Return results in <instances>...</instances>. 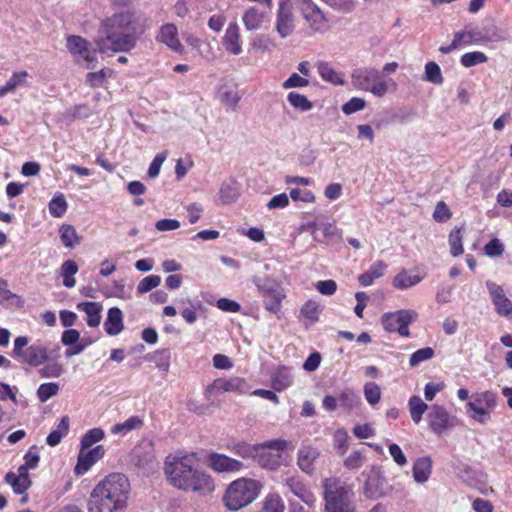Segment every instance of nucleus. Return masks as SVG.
I'll use <instances>...</instances> for the list:
<instances>
[{
	"label": "nucleus",
	"mask_w": 512,
	"mask_h": 512,
	"mask_svg": "<svg viewBox=\"0 0 512 512\" xmlns=\"http://www.w3.org/2000/svg\"><path fill=\"white\" fill-rule=\"evenodd\" d=\"M102 33L95 40L100 53L130 51L137 41L134 15L128 11L114 14L103 21Z\"/></svg>",
	"instance_id": "1"
},
{
	"label": "nucleus",
	"mask_w": 512,
	"mask_h": 512,
	"mask_svg": "<svg viewBox=\"0 0 512 512\" xmlns=\"http://www.w3.org/2000/svg\"><path fill=\"white\" fill-rule=\"evenodd\" d=\"M130 482L122 473H111L90 494L89 512H123L127 507Z\"/></svg>",
	"instance_id": "2"
},
{
	"label": "nucleus",
	"mask_w": 512,
	"mask_h": 512,
	"mask_svg": "<svg viewBox=\"0 0 512 512\" xmlns=\"http://www.w3.org/2000/svg\"><path fill=\"white\" fill-rule=\"evenodd\" d=\"M27 336H18L14 339L11 356L18 362L31 367H38L49 359L59 358V344L35 342L29 345Z\"/></svg>",
	"instance_id": "3"
},
{
	"label": "nucleus",
	"mask_w": 512,
	"mask_h": 512,
	"mask_svg": "<svg viewBox=\"0 0 512 512\" xmlns=\"http://www.w3.org/2000/svg\"><path fill=\"white\" fill-rule=\"evenodd\" d=\"M262 484L250 478H240L231 482L223 496L225 507L237 511L251 504L260 494Z\"/></svg>",
	"instance_id": "4"
},
{
	"label": "nucleus",
	"mask_w": 512,
	"mask_h": 512,
	"mask_svg": "<svg viewBox=\"0 0 512 512\" xmlns=\"http://www.w3.org/2000/svg\"><path fill=\"white\" fill-rule=\"evenodd\" d=\"M324 499L326 512H357L355 494L351 485L335 479L324 481Z\"/></svg>",
	"instance_id": "5"
},
{
	"label": "nucleus",
	"mask_w": 512,
	"mask_h": 512,
	"mask_svg": "<svg viewBox=\"0 0 512 512\" xmlns=\"http://www.w3.org/2000/svg\"><path fill=\"white\" fill-rule=\"evenodd\" d=\"M164 473L171 485L188 490L192 487V457L182 452L169 454L164 461Z\"/></svg>",
	"instance_id": "6"
},
{
	"label": "nucleus",
	"mask_w": 512,
	"mask_h": 512,
	"mask_svg": "<svg viewBox=\"0 0 512 512\" xmlns=\"http://www.w3.org/2000/svg\"><path fill=\"white\" fill-rule=\"evenodd\" d=\"M351 83L354 88L372 93L381 98L388 92V84L382 80L381 72L374 67H359L351 74Z\"/></svg>",
	"instance_id": "7"
},
{
	"label": "nucleus",
	"mask_w": 512,
	"mask_h": 512,
	"mask_svg": "<svg viewBox=\"0 0 512 512\" xmlns=\"http://www.w3.org/2000/svg\"><path fill=\"white\" fill-rule=\"evenodd\" d=\"M497 394L487 390L472 395V401L466 404V413L475 421L485 424L491 416V412L497 406Z\"/></svg>",
	"instance_id": "8"
},
{
	"label": "nucleus",
	"mask_w": 512,
	"mask_h": 512,
	"mask_svg": "<svg viewBox=\"0 0 512 512\" xmlns=\"http://www.w3.org/2000/svg\"><path fill=\"white\" fill-rule=\"evenodd\" d=\"M130 457L131 463L144 474L152 473L159 466L154 442L148 439L141 440L131 451Z\"/></svg>",
	"instance_id": "9"
},
{
	"label": "nucleus",
	"mask_w": 512,
	"mask_h": 512,
	"mask_svg": "<svg viewBox=\"0 0 512 512\" xmlns=\"http://www.w3.org/2000/svg\"><path fill=\"white\" fill-rule=\"evenodd\" d=\"M418 313L411 309H401L395 312H388L382 315L381 323L388 332H397L402 337H409V325L415 322Z\"/></svg>",
	"instance_id": "10"
},
{
	"label": "nucleus",
	"mask_w": 512,
	"mask_h": 512,
	"mask_svg": "<svg viewBox=\"0 0 512 512\" xmlns=\"http://www.w3.org/2000/svg\"><path fill=\"white\" fill-rule=\"evenodd\" d=\"M288 448V442L283 439H272L260 443V449L258 450L254 461L257 462L261 467L276 470L280 466L281 456L274 454L269 450L284 451Z\"/></svg>",
	"instance_id": "11"
},
{
	"label": "nucleus",
	"mask_w": 512,
	"mask_h": 512,
	"mask_svg": "<svg viewBox=\"0 0 512 512\" xmlns=\"http://www.w3.org/2000/svg\"><path fill=\"white\" fill-rule=\"evenodd\" d=\"M66 47L73 56L75 62H85L86 68H91L90 64L96 61V49L81 36H68Z\"/></svg>",
	"instance_id": "12"
},
{
	"label": "nucleus",
	"mask_w": 512,
	"mask_h": 512,
	"mask_svg": "<svg viewBox=\"0 0 512 512\" xmlns=\"http://www.w3.org/2000/svg\"><path fill=\"white\" fill-rule=\"evenodd\" d=\"M293 1L296 8L301 12L303 18L314 31H321L326 28L327 19L322 10L313 2V0Z\"/></svg>",
	"instance_id": "13"
},
{
	"label": "nucleus",
	"mask_w": 512,
	"mask_h": 512,
	"mask_svg": "<svg viewBox=\"0 0 512 512\" xmlns=\"http://www.w3.org/2000/svg\"><path fill=\"white\" fill-rule=\"evenodd\" d=\"M289 2L290 0H279L276 14L275 30L283 39L290 36L295 29V18Z\"/></svg>",
	"instance_id": "14"
},
{
	"label": "nucleus",
	"mask_w": 512,
	"mask_h": 512,
	"mask_svg": "<svg viewBox=\"0 0 512 512\" xmlns=\"http://www.w3.org/2000/svg\"><path fill=\"white\" fill-rule=\"evenodd\" d=\"M427 419L430 429L437 435H441L454 426V418L443 406L438 404L430 406Z\"/></svg>",
	"instance_id": "15"
},
{
	"label": "nucleus",
	"mask_w": 512,
	"mask_h": 512,
	"mask_svg": "<svg viewBox=\"0 0 512 512\" xmlns=\"http://www.w3.org/2000/svg\"><path fill=\"white\" fill-rule=\"evenodd\" d=\"M486 287L496 312L500 316L512 317V302L505 295L503 288L493 281H486Z\"/></svg>",
	"instance_id": "16"
},
{
	"label": "nucleus",
	"mask_w": 512,
	"mask_h": 512,
	"mask_svg": "<svg viewBox=\"0 0 512 512\" xmlns=\"http://www.w3.org/2000/svg\"><path fill=\"white\" fill-rule=\"evenodd\" d=\"M207 464L218 473H236L244 467L241 461L215 452L208 455Z\"/></svg>",
	"instance_id": "17"
},
{
	"label": "nucleus",
	"mask_w": 512,
	"mask_h": 512,
	"mask_svg": "<svg viewBox=\"0 0 512 512\" xmlns=\"http://www.w3.org/2000/svg\"><path fill=\"white\" fill-rule=\"evenodd\" d=\"M105 454V449L102 445H98L90 450L82 449L78 455V461L75 466V474H85L97 461H99Z\"/></svg>",
	"instance_id": "18"
},
{
	"label": "nucleus",
	"mask_w": 512,
	"mask_h": 512,
	"mask_svg": "<svg viewBox=\"0 0 512 512\" xmlns=\"http://www.w3.org/2000/svg\"><path fill=\"white\" fill-rule=\"evenodd\" d=\"M211 389L217 393L234 392L245 394L249 390V385L244 378L235 376L230 378H218L214 380Z\"/></svg>",
	"instance_id": "19"
},
{
	"label": "nucleus",
	"mask_w": 512,
	"mask_h": 512,
	"mask_svg": "<svg viewBox=\"0 0 512 512\" xmlns=\"http://www.w3.org/2000/svg\"><path fill=\"white\" fill-rule=\"evenodd\" d=\"M460 46H468L476 43L497 40L495 36H488L480 31L477 27L469 24L462 31L454 34Z\"/></svg>",
	"instance_id": "20"
},
{
	"label": "nucleus",
	"mask_w": 512,
	"mask_h": 512,
	"mask_svg": "<svg viewBox=\"0 0 512 512\" xmlns=\"http://www.w3.org/2000/svg\"><path fill=\"white\" fill-rule=\"evenodd\" d=\"M364 495L372 500H377L386 495L385 479L377 473L367 477L364 484Z\"/></svg>",
	"instance_id": "21"
},
{
	"label": "nucleus",
	"mask_w": 512,
	"mask_h": 512,
	"mask_svg": "<svg viewBox=\"0 0 512 512\" xmlns=\"http://www.w3.org/2000/svg\"><path fill=\"white\" fill-rule=\"evenodd\" d=\"M286 486L291 493L309 506L315 504L314 494L306 487L299 477L291 476L286 479Z\"/></svg>",
	"instance_id": "22"
},
{
	"label": "nucleus",
	"mask_w": 512,
	"mask_h": 512,
	"mask_svg": "<svg viewBox=\"0 0 512 512\" xmlns=\"http://www.w3.org/2000/svg\"><path fill=\"white\" fill-rule=\"evenodd\" d=\"M104 329L110 336H116L123 331V313L118 307H112L108 310L107 318L104 322Z\"/></svg>",
	"instance_id": "23"
},
{
	"label": "nucleus",
	"mask_w": 512,
	"mask_h": 512,
	"mask_svg": "<svg viewBox=\"0 0 512 512\" xmlns=\"http://www.w3.org/2000/svg\"><path fill=\"white\" fill-rule=\"evenodd\" d=\"M318 456L319 452L316 448L311 446H302L298 451L297 464L303 472L312 474L314 471V461Z\"/></svg>",
	"instance_id": "24"
},
{
	"label": "nucleus",
	"mask_w": 512,
	"mask_h": 512,
	"mask_svg": "<svg viewBox=\"0 0 512 512\" xmlns=\"http://www.w3.org/2000/svg\"><path fill=\"white\" fill-rule=\"evenodd\" d=\"M223 45L228 52L234 55L242 52L239 27L236 23H230L227 27L223 38Z\"/></svg>",
	"instance_id": "25"
},
{
	"label": "nucleus",
	"mask_w": 512,
	"mask_h": 512,
	"mask_svg": "<svg viewBox=\"0 0 512 512\" xmlns=\"http://www.w3.org/2000/svg\"><path fill=\"white\" fill-rule=\"evenodd\" d=\"M215 490V481L205 471L194 470V492L206 496Z\"/></svg>",
	"instance_id": "26"
},
{
	"label": "nucleus",
	"mask_w": 512,
	"mask_h": 512,
	"mask_svg": "<svg viewBox=\"0 0 512 512\" xmlns=\"http://www.w3.org/2000/svg\"><path fill=\"white\" fill-rule=\"evenodd\" d=\"M423 279V275L403 269L394 277L393 286L400 290H406L419 284Z\"/></svg>",
	"instance_id": "27"
},
{
	"label": "nucleus",
	"mask_w": 512,
	"mask_h": 512,
	"mask_svg": "<svg viewBox=\"0 0 512 512\" xmlns=\"http://www.w3.org/2000/svg\"><path fill=\"white\" fill-rule=\"evenodd\" d=\"M432 472V460L430 457L418 458L412 469L413 478L417 483L423 484L428 481Z\"/></svg>",
	"instance_id": "28"
},
{
	"label": "nucleus",
	"mask_w": 512,
	"mask_h": 512,
	"mask_svg": "<svg viewBox=\"0 0 512 512\" xmlns=\"http://www.w3.org/2000/svg\"><path fill=\"white\" fill-rule=\"evenodd\" d=\"M386 268L387 265L383 261H376L369 267L366 272L359 275L358 281L360 285L364 287L372 285L375 279H378L384 275Z\"/></svg>",
	"instance_id": "29"
},
{
	"label": "nucleus",
	"mask_w": 512,
	"mask_h": 512,
	"mask_svg": "<svg viewBox=\"0 0 512 512\" xmlns=\"http://www.w3.org/2000/svg\"><path fill=\"white\" fill-rule=\"evenodd\" d=\"M265 17L266 16L264 12H261L256 7H250L244 12L242 21L246 30L253 31L262 27V24L265 21Z\"/></svg>",
	"instance_id": "30"
},
{
	"label": "nucleus",
	"mask_w": 512,
	"mask_h": 512,
	"mask_svg": "<svg viewBox=\"0 0 512 512\" xmlns=\"http://www.w3.org/2000/svg\"><path fill=\"white\" fill-rule=\"evenodd\" d=\"M177 35L176 27L173 24H166L162 26L157 39L172 50L178 51L181 48V44Z\"/></svg>",
	"instance_id": "31"
},
{
	"label": "nucleus",
	"mask_w": 512,
	"mask_h": 512,
	"mask_svg": "<svg viewBox=\"0 0 512 512\" xmlns=\"http://www.w3.org/2000/svg\"><path fill=\"white\" fill-rule=\"evenodd\" d=\"M144 421L140 416H131L122 423H117L111 427V433L114 435H127L128 433L139 430L143 427Z\"/></svg>",
	"instance_id": "32"
},
{
	"label": "nucleus",
	"mask_w": 512,
	"mask_h": 512,
	"mask_svg": "<svg viewBox=\"0 0 512 512\" xmlns=\"http://www.w3.org/2000/svg\"><path fill=\"white\" fill-rule=\"evenodd\" d=\"M77 308L87 315V324L90 327H98L101 321V306L96 302H82Z\"/></svg>",
	"instance_id": "33"
},
{
	"label": "nucleus",
	"mask_w": 512,
	"mask_h": 512,
	"mask_svg": "<svg viewBox=\"0 0 512 512\" xmlns=\"http://www.w3.org/2000/svg\"><path fill=\"white\" fill-rule=\"evenodd\" d=\"M240 195V184L230 179L224 182L220 188V199L225 204H231L235 202Z\"/></svg>",
	"instance_id": "34"
},
{
	"label": "nucleus",
	"mask_w": 512,
	"mask_h": 512,
	"mask_svg": "<svg viewBox=\"0 0 512 512\" xmlns=\"http://www.w3.org/2000/svg\"><path fill=\"white\" fill-rule=\"evenodd\" d=\"M408 408L412 421L418 425L422 420L423 414L430 407L419 396L413 395L408 400Z\"/></svg>",
	"instance_id": "35"
},
{
	"label": "nucleus",
	"mask_w": 512,
	"mask_h": 512,
	"mask_svg": "<svg viewBox=\"0 0 512 512\" xmlns=\"http://www.w3.org/2000/svg\"><path fill=\"white\" fill-rule=\"evenodd\" d=\"M264 307L266 310L276 314L281 309V302L285 298V294L281 287H276L264 296Z\"/></svg>",
	"instance_id": "36"
},
{
	"label": "nucleus",
	"mask_w": 512,
	"mask_h": 512,
	"mask_svg": "<svg viewBox=\"0 0 512 512\" xmlns=\"http://www.w3.org/2000/svg\"><path fill=\"white\" fill-rule=\"evenodd\" d=\"M218 98L224 105L234 110L241 99V95L235 88L223 85L218 90Z\"/></svg>",
	"instance_id": "37"
},
{
	"label": "nucleus",
	"mask_w": 512,
	"mask_h": 512,
	"mask_svg": "<svg viewBox=\"0 0 512 512\" xmlns=\"http://www.w3.org/2000/svg\"><path fill=\"white\" fill-rule=\"evenodd\" d=\"M273 388L277 391H282L288 388L293 383V375L291 370L286 367L279 368L272 378Z\"/></svg>",
	"instance_id": "38"
},
{
	"label": "nucleus",
	"mask_w": 512,
	"mask_h": 512,
	"mask_svg": "<svg viewBox=\"0 0 512 512\" xmlns=\"http://www.w3.org/2000/svg\"><path fill=\"white\" fill-rule=\"evenodd\" d=\"M317 69L323 80L336 85L344 84L342 74L336 71L329 63L320 62Z\"/></svg>",
	"instance_id": "39"
},
{
	"label": "nucleus",
	"mask_w": 512,
	"mask_h": 512,
	"mask_svg": "<svg viewBox=\"0 0 512 512\" xmlns=\"http://www.w3.org/2000/svg\"><path fill=\"white\" fill-rule=\"evenodd\" d=\"M69 430V418L63 416L55 430L49 433L46 438V442L49 446H56L60 443L61 439L68 433Z\"/></svg>",
	"instance_id": "40"
},
{
	"label": "nucleus",
	"mask_w": 512,
	"mask_h": 512,
	"mask_svg": "<svg viewBox=\"0 0 512 512\" xmlns=\"http://www.w3.org/2000/svg\"><path fill=\"white\" fill-rule=\"evenodd\" d=\"M78 272V266L73 260H66L61 266V276L63 277V285L67 288L75 286L74 275Z\"/></svg>",
	"instance_id": "41"
},
{
	"label": "nucleus",
	"mask_w": 512,
	"mask_h": 512,
	"mask_svg": "<svg viewBox=\"0 0 512 512\" xmlns=\"http://www.w3.org/2000/svg\"><path fill=\"white\" fill-rule=\"evenodd\" d=\"M338 403L340 407L352 410L361 405V398L354 391L345 390L338 396Z\"/></svg>",
	"instance_id": "42"
},
{
	"label": "nucleus",
	"mask_w": 512,
	"mask_h": 512,
	"mask_svg": "<svg viewBox=\"0 0 512 512\" xmlns=\"http://www.w3.org/2000/svg\"><path fill=\"white\" fill-rule=\"evenodd\" d=\"M60 239L65 247L72 248L80 242V237L75 228L69 224L60 227Z\"/></svg>",
	"instance_id": "43"
},
{
	"label": "nucleus",
	"mask_w": 512,
	"mask_h": 512,
	"mask_svg": "<svg viewBox=\"0 0 512 512\" xmlns=\"http://www.w3.org/2000/svg\"><path fill=\"white\" fill-rule=\"evenodd\" d=\"M49 212L56 218L62 217L67 211V201L62 193H57L48 204Z\"/></svg>",
	"instance_id": "44"
},
{
	"label": "nucleus",
	"mask_w": 512,
	"mask_h": 512,
	"mask_svg": "<svg viewBox=\"0 0 512 512\" xmlns=\"http://www.w3.org/2000/svg\"><path fill=\"white\" fill-rule=\"evenodd\" d=\"M5 480L12 486L16 494H23L31 485L29 477H17L16 474L12 472L6 474Z\"/></svg>",
	"instance_id": "45"
},
{
	"label": "nucleus",
	"mask_w": 512,
	"mask_h": 512,
	"mask_svg": "<svg viewBox=\"0 0 512 512\" xmlns=\"http://www.w3.org/2000/svg\"><path fill=\"white\" fill-rule=\"evenodd\" d=\"M260 449V444H250L247 442H239L233 446V452L244 459H255Z\"/></svg>",
	"instance_id": "46"
},
{
	"label": "nucleus",
	"mask_w": 512,
	"mask_h": 512,
	"mask_svg": "<svg viewBox=\"0 0 512 512\" xmlns=\"http://www.w3.org/2000/svg\"><path fill=\"white\" fill-rule=\"evenodd\" d=\"M170 351L168 349L157 350L148 355V360L162 371H168L170 365Z\"/></svg>",
	"instance_id": "47"
},
{
	"label": "nucleus",
	"mask_w": 512,
	"mask_h": 512,
	"mask_svg": "<svg viewBox=\"0 0 512 512\" xmlns=\"http://www.w3.org/2000/svg\"><path fill=\"white\" fill-rule=\"evenodd\" d=\"M287 100L292 107L302 112L309 111L312 109V102L305 96L298 92H290L287 95Z\"/></svg>",
	"instance_id": "48"
},
{
	"label": "nucleus",
	"mask_w": 512,
	"mask_h": 512,
	"mask_svg": "<svg viewBox=\"0 0 512 512\" xmlns=\"http://www.w3.org/2000/svg\"><path fill=\"white\" fill-rule=\"evenodd\" d=\"M252 282L257 287V290L262 294V296L271 292L276 287H280L273 279L266 275H254L252 277Z\"/></svg>",
	"instance_id": "49"
},
{
	"label": "nucleus",
	"mask_w": 512,
	"mask_h": 512,
	"mask_svg": "<svg viewBox=\"0 0 512 512\" xmlns=\"http://www.w3.org/2000/svg\"><path fill=\"white\" fill-rule=\"evenodd\" d=\"M462 229L456 228L453 229L449 234V245H450V253L453 257H457L463 253V245H462Z\"/></svg>",
	"instance_id": "50"
},
{
	"label": "nucleus",
	"mask_w": 512,
	"mask_h": 512,
	"mask_svg": "<svg viewBox=\"0 0 512 512\" xmlns=\"http://www.w3.org/2000/svg\"><path fill=\"white\" fill-rule=\"evenodd\" d=\"M488 61V57L485 53L480 51H473L465 53L461 56L460 62L462 66L470 68L478 64H482Z\"/></svg>",
	"instance_id": "51"
},
{
	"label": "nucleus",
	"mask_w": 512,
	"mask_h": 512,
	"mask_svg": "<svg viewBox=\"0 0 512 512\" xmlns=\"http://www.w3.org/2000/svg\"><path fill=\"white\" fill-rule=\"evenodd\" d=\"M105 436L101 428H93L88 430L81 438V448L89 449L93 444L101 441Z\"/></svg>",
	"instance_id": "52"
},
{
	"label": "nucleus",
	"mask_w": 512,
	"mask_h": 512,
	"mask_svg": "<svg viewBox=\"0 0 512 512\" xmlns=\"http://www.w3.org/2000/svg\"><path fill=\"white\" fill-rule=\"evenodd\" d=\"M424 79L433 84L443 83L441 69L436 62L430 61L425 65Z\"/></svg>",
	"instance_id": "53"
},
{
	"label": "nucleus",
	"mask_w": 512,
	"mask_h": 512,
	"mask_svg": "<svg viewBox=\"0 0 512 512\" xmlns=\"http://www.w3.org/2000/svg\"><path fill=\"white\" fill-rule=\"evenodd\" d=\"M59 392V385L54 382L43 383L37 389V397L40 402L45 403Z\"/></svg>",
	"instance_id": "54"
},
{
	"label": "nucleus",
	"mask_w": 512,
	"mask_h": 512,
	"mask_svg": "<svg viewBox=\"0 0 512 512\" xmlns=\"http://www.w3.org/2000/svg\"><path fill=\"white\" fill-rule=\"evenodd\" d=\"M434 354L435 352L431 347H424L418 349L410 356L409 365L411 367H416L420 363L432 359L434 357Z\"/></svg>",
	"instance_id": "55"
},
{
	"label": "nucleus",
	"mask_w": 512,
	"mask_h": 512,
	"mask_svg": "<svg viewBox=\"0 0 512 512\" xmlns=\"http://www.w3.org/2000/svg\"><path fill=\"white\" fill-rule=\"evenodd\" d=\"M364 396L371 405H376L381 399V390L375 382H367L364 385Z\"/></svg>",
	"instance_id": "56"
},
{
	"label": "nucleus",
	"mask_w": 512,
	"mask_h": 512,
	"mask_svg": "<svg viewBox=\"0 0 512 512\" xmlns=\"http://www.w3.org/2000/svg\"><path fill=\"white\" fill-rule=\"evenodd\" d=\"M110 70L101 69L97 72H89L86 76V83L91 87H101L106 78L110 75Z\"/></svg>",
	"instance_id": "57"
},
{
	"label": "nucleus",
	"mask_w": 512,
	"mask_h": 512,
	"mask_svg": "<svg viewBox=\"0 0 512 512\" xmlns=\"http://www.w3.org/2000/svg\"><path fill=\"white\" fill-rule=\"evenodd\" d=\"M28 73L26 71L14 72L10 79L5 83V85L1 86L6 94L13 92L17 86L23 84L25 79L27 78Z\"/></svg>",
	"instance_id": "58"
},
{
	"label": "nucleus",
	"mask_w": 512,
	"mask_h": 512,
	"mask_svg": "<svg viewBox=\"0 0 512 512\" xmlns=\"http://www.w3.org/2000/svg\"><path fill=\"white\" fill-rule=\"evenodd\" d=\"M262 512H284V503L280 496L273 494L266 498Z\"/></svg>",
	"instance_id": "59"
},
{
	"label": "nucleus",
	"mask_w": 512,
	"mask_h": 512,
	"mask_svg": "<svg viewBox=\"0 0 512 512\" xmlns=\"http://www.w3.org/2000/svg\"><path fill=\"white\" fill-rule=\"evenodd\" d=\"M161 283V278L160 276L158 275H150V276H147L145 278H143L138 286H137V291L138 293H147L149 291H151L152 289L156 288L157 286H159Z\"/></svg>",
	"instance_id": "60"
},
{
	"label": "nucleus",
	"mask_w": 512,
	"mask_h": 512,
	"mask_svg": "<svg viewBox=\"0 0 512 512\" xmlns=\"http://www.w3.org/2000/svg\"><path fill=\"white\" fill-rule=\"evenodd\" d=\"M366 106V101L363 98L353 97L342 106V111L346 115L353 114L363 110Z\"/></svg>",
	"instance_id": "61"
},
{
	"label": "nucleus",
	"mask_w": 512,
	"mask_h": 512,
	"mask_svg": "<svg viewBox=\"0 0 512 512\" xmlns=\"http://www.w3.org/2000/svg\"><path fill=\"white\" fill-rule=\"evenodd\" d=\"M451 217L452 213L449 210L447 204L443 201L438 202L433 212V219L436 222L443 223L448 221Z\"/></svg>",
	"instance_id": "62"
},
{
	"label": "nucleus",
	"mask_w": 512,
	"mask_h": 512,
	"mask_svg": "<svg viewBox=\"0 0 512 512\" xmlns=\"http://www.w3.org/2000/svg\"><path fill=\"white\" fill-rule=\"evenodd\" d=\"M364 453L360 450H355L344 460V466L349 470L360 468L363 465Z\"/></svg>",
	"instance_id": "63"
},
{
	"label": "nucleus",
	"mask_w": 512,
	"mask_h": 512,
	"mask_svg": "<svg viewBox=\"0 0 512 512\" xmlns=\"http://www.w3.org/2000/svg\"><path fill=\"white\" fill-rule=\"evenodd\" d=\"M216 307L228 313H238L241 310V305L238 302L224 297L217 300Z\"/></svg>",
	"instance_id": "64"
}]
</instances>
